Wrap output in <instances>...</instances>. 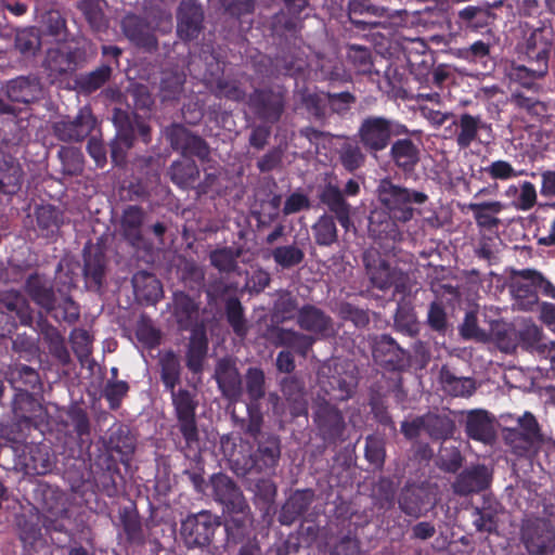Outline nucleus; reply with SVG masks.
<instances>
[{
  "label": "nucleus",
  "instance_id": "f257e3e1",
  "mask_svg": "<svg viewBox=\"0 0 555 555\" xmlns=\"http://www.w3.org/2000/svg\"><path fill=\"white\" fill-rule=\"evenodd\" d=\"M199 302L185 292H175L172 295V315L180 331H190L186 345L185 365L197 375L204 371V362L208 352L206 327L198 322Z\"/></svg>",
  "mask_w": 555,
  "mask_h": 555
},
{
  "label": "nucleus",
  "instance_id": "f03ea898",
  "mask_svg": "<svg viewBox=\"0 0 555 555\" xmlns=\"http://www.w3.org/2000/svg\"><path fill=\"white\" fill-rule=\"evenodd\" d=\"M420 130H411L406 125L385 116L370 115L360 122L354 138L364 151L377 157L391 143L393 137L418 134Z\"/></svg>",
  "mask_w": 555,
  "mask_h": 555
},
{
  "label": "nucleus",
  "instance_id": "7ed1b4c3",
  "mask_svg": "<svg viewBox=\"0 0 555 555\" xmlns=\"http://www.w3.org/2000/svg\"><path fill=\"white\" fill-rule=\"evenodd\" d=\"M409 13L404 9L391 10L377 5L373 0H349L348 17L359 30L393 29L405 24Z\"/></svg>",
  "mask_w": 555,
  "mask_h": 555
},
{
  "label": "nucleus",
  "instance_id": "20e7f679",
  "mask_svg": "<svg viewBox=\"0 0 555 555\" xmlns=\"http://www.w3.org/2000/svg\"><path fill=\"white\" fill-rule=\"evenodd\" d=\"M169 392L177 427L184 441L181 451L188 457L195 456L201 450L199 431L196 422V409L198 406L196 393L186 388H179Z\"/></svg>",
  "mask_w": 555,
  "mask_h": 555
},
{
  "label": "nucleus",
  "instance_id": "39448f33",
  "mask_svg": "<svg viewBox=\"0 0 555 555\" xmlns=\"http://www.w3.org/2000/svg\"><path fill=\"white\" fill-rule=\"evenodd\" d=\"M376 193L390 216L402 223L412 220L415 211L420 212L417 206L428 201L426 193L396 184L390 178L379 181Z\"/></svg>",
  "mask_w": 555,
  "mask_h": 555
},
{
  "label": "nucleus",
  "instance_id": "423d86ee",
  "mask_svg": "<svg viewBox=\"0 0 555 555\" xmlns=\"http://www.w3.org/2000/svg\"><path fill=\"white\" fill-rule=\"evenodd\" d=\"M362 263L373 287L387 291L395 286L397 292L404 287L406 274L397 266H392L377 248L365 249L362 254Z\"/></svg>",
  "mask_w": 555,
  "mask_h": 555
},
{
  "label": "nucleus",
  "instance_id": "0eeeda50",
  "mask_svg": "<svg viewBox=\"0 0 555 555\" xmlns=\"http://www.w3.org/2000/svg\"><path fill=\"white\" fill-rule=\"evenodd\" d=\"M287 90L281 86L255 88L246 104L261 121L274 125L280 121L286 106Z\"/></svg>",
  "mask_w": 555,
  "mask_h": 555
},
{
  "label": "nucleus",
  "instance_id": "6e6552de",
  "mask_svg": "<svg viewBox=\"0 0 555 555\" xmlns=\"http://www.w3.org/2000/svg\"><path fill=\"white\" fill-rule=\"evenodd\" d=\"M554 37L552 25L542 23L530 31L521 46V52L529 66L537 69L538 76L546 77L552 74V59L550 44Z\"/></svg>",
  "mask_w": 555,
  "mask_h": 555
},
{
  "label": "nucleus",
  "instance_id": "1a4fd4ad",
  "mask_svg": "<svg viewBox=\"0 0 555 555\" xmlns=\"http://www.w3.org/2000/svg\"><path fill=\"white\" fill-rule=\"evenodd\" d=\"M359 194V182L354 179H349L343 190L332 182L325 183L319 189L318 198L330 212L335 215L341 228L349 231L352 225L351 205L347 202L346 197H353Z\"/></svg>",
  "mask_w": 555,
  "mask_h": 555
},
{
  "label": "nucleus",
  "instance_id": "9d476101",
  "mask_svg": "<svg viewBox=\"0 0 555 555\" xmlns=\"http://www.w3.org/2000/svg\"><path fill=\"white\" fill-rule=\"evenodd\" d=\"M220 521L208 511L188 515L180 526V535L188 548H204L211 544Z\"/></svg>",
  "mask_w": 555,
  "mask_h": 555
},
{
  "label": "nucleus",
  "instance_id": "9b49d317",
  "mask_svg": "<svg viewBox=\"0 0 555 555\" xmlns=\"http://www.w3.org/2000/svg\"><path fill=\"white\" fill-rule=\"evenodd\" d=\"M281 457V440L276 435H260L256 449L244 460L243 474H274Z\"/></svg>",
  "mask_w": 555,
  "mask_h": 555
},
{
  "label": "nucleus",
  "instance_id": "f8f14e48",
  "mask_svg": "<svg viewBox=\"0 0 555 555\" xmlns=\"http://www.w3.org/2000/svg\"><path fill=\"white\" fill-rule=\"evenodd\" d=\"M212 496L224 511L232 515H245L249 511L248 503L240 486L233 478L223 473L210 477Z\"/></svg>",
  "mask_w": 555,
  "mask_h": 555
},
{
  "label": "nucleus",
  "instance_id": "ddd939ff",
  "mask_svg": "<svg viewBox=\"0 0 555 555\" xmlns=\"http://www.w3.org/2000/svg\"><path fill=\"white\" fill-rule=\"evenodd\" d=\"M372 356L375 363L388 372H402L410 365V353L388 334L373 338Z\"/></svg>",
  "mask_w": 555,
  "mask_h": 555
},
{
  "label": "nucleus",
  "instance_id": "4468645a",
  "mask_svg": "<svg viewBox=\"0 0 555 555\" xmlns=\"http://www.w3.org/2000/svg\"><path fill=\"white\" fill-rule=\"evenodd\" d=\"M313 421L322 439L328 442H336L346 429L341 411L326 398L318 397L315 399Z\"/></svg>",
  "mask_w": 555,
  "mask_h": 555
},
{
  "label": "nucleus",
  "instance_id": "2eb2a0df",
  "mask_svg": "<svg viewBox=\"0 0 555 555\" xmlns=\"http://www.w3.org/2000/svg\"><path fill=\"white\" fill-rule=\"evenodd\" d=\"M170 146L182 154L184 158L197 157L205 162L209 159L210 147L199 135L193 134L183 125L172 124L165 130Z\"/></svg>",
  "mask_w": 555,
  "mask_h": 555
},
{
  "label": "nucleus",
  "instance_id": "dca6fc26",
  "mask_svg": "<svg viewBox=\"0 0 555 555\" xmlns=\"http://www.w3.org/2000/svg\"><path fill=\"white\" fill-rule=\"evenodd\" d=\"M502 3L503 0L486 2L480 5L468 4L457 11L455 24L465 33H482L485 29H489L496 20L493 9L499 8Z\"/></svg>",
  "mask_w": 555,
  "mask_h": 555
},
{
  "label": "nucleus",
  "instance_id": "f3484780",
  "mask_svg": "<svg viewBox=\"0 0 555 555\" xmlns=\"http://www.w3.org/2000/svg\"><path fill=\"white\" fill-rule=\"evenodd\" d=\"M93 478L96 487L108 498L117 496L124 482L118 462L111 453H102L95 459Z\"/></svg>",
  "mask_w": 555,
  "mask_h": 555
},
{
  "label": "nucleus",
  "instance_id": "a211bd4d",
  "mask_svg": "<svg viewBox=\"0 0 555 555\" xmlns=\"http://www.w3.org/2000/svg\"><path fill=\"white\" fill-rule=\"evenodd\" d=\"M96 119L88 107L79 109L74 119H62L53 125L55 137L64 142H81L90 135Z\"/></svg>",
  "mask_w": 555,
  "mask_h": 555
},
{
  "label": "nucleus",
  "instance_id": "6ab92c4d",
  "mask_svg": "<svg viewBox=\"0 0 555 555\" xmlns=\"http://www.w3.org/2000/svg\"><path fill=\"white\" fill-rule=\"evenodd\" d=\"M245 76L241 74H221L210 73L206 77V86L210 93L218 99H225L235 103L246 102L248 94L243 85L242 78Z\"/></svg>",
  "mask_w": 555,
  "mask_h": 555
},
{
  "label": "nucleus",
  "instance_id": "aec40b11",
  "mask_svg": "<svg viewBox=\"0 0 555 555\" xmlns=\"http://www.w3.org/2000/svg\"><path fill=\"white\" fill-rule=\"evenodd\" d=\"M418 134L395 137L391 140L388 157L393 165L404 173H411L415 170L421 160V141H414L413 137Z\"/></svg>",
  "mask_w": 555,
  "mask_h": 555
},
{
  "label": "nucleus",
  "instance_id": "412c9836",
  "mask_svg": "<svg viewBox=\"0 0 555 555\" xmlns=\"http://www.w3.org/2000/svg\"><path fill=\"white\" fill-rule=\"evenodd\" d=\"M204 29V10L197 0H181L177 10V34L183 41H191Z\"/></svg>",
  "mask_w": 555,
  "mask_h": 555
},
{
  "label": "nucleus",
  "instance_id": "4be33fe9",
  "mask_svg": "<svg viewBox=\"0 0 555 555\" xmlns=\"http://www.w3.org/2000/svg\"><path fill=\"white\" fill-rule=\"evenodd\" d=\"M264 337L275 347H285L306 358L315 338L311 335L279 325L268 326Z\"/></svg>",
  "mask_w": 555,
  "mask_h": 555
},
{
  "label": "nucleus",
  "instance_id": "5701e85b",
  "mask_svg": "<svg viewBox=\"0 0 555 555\" xmlns=\"http://www.w3.org/2000/svg\"><path fill=\"white\" fill-rule=\"evenodd\" d=\"M214 378L221 395L231 402H237L243 395L241 374L230 359H220L215 369Z\"/></svg>",
  "mask_w": 555,
  "mask_h": 555
},
{
  "label": "nucleus",
  "instance_id": "b1692460",
  "mask_svg": "<svg viewBox=\"0 0 555 555\" xmlns=\"http://www.w3.org/2000/svg\"><path fill=\"white\" fill-rule=\"evenodd\" d=\"M42 67L51 83L63 81L76 70V55L70 50L50 48L47 51Z\"/></svg>",
  "mask_w": 555,
  "mask_h": 555
},
{
  "label": "nucleus",
  "instance_id": "393cba45",
  "mask_svg": "<svg viewBox=\"0 0 555 555\" xmlns=\"http://www.w3.org/2000/svg\"><path fill=\"white\" fill-rule=\"evenodd\" d=\"M104 447V453H111L113 456L117 454L119 462L128 466L135 451L137 439L128 426L116 424L109 428Z\"/></svg>",
  "mask_w": 555,
  "mask_h": 555
},
{
  "label": "nucleus",
  "instance_id": "a878e982",
  "mask_svg": "<svg viewBox=\"0 0 555 555\" xmlns=\"http://www.w3.org/2000/svg\"><path fill=\"white\" fill-rule=\"evenodd\" d=\"M144 218L145 212L141 206L128 205L122 210L120 218L121 234L132 247L144 249L150 247V243L142 234Z\"/></svg>",
  "mask_w": 555,
  "mask_h": 555
},
{
  "label": "nucleus",
  "instance_id": "bb28decb",
  "mask_svg": "<svg viewBox=\"0 0 555 555\" xmlns=\"http://www.w3.org/2000/svg\"><path fill=\"white\" fill-rule=\"evenodd\" d=\"M491 478V474L485 465H474L456 476L452 489L454 493L462 496L479 493L490 486Z\"/></svg>",
  "mask_w": 555,
  "mask_h": 555
},
{
  "label": "nucleus",
  "instance_id": "cd10ccee",
  "mask_svg": "<svg viewBox=\"0 0 555 555\" xmlns=\"http://www.w3.org/2000/svg\"><path fill=\"white\" fill-rule=\"evenodd\" d=\"M296 322L301 330L322 338L328 337L334 332L332 318L311 304L300 307Z\"/></svg>",
  "mask_w": 555,
  "mask_h": 555
},
{
  "label": "nucleus",
  "instance_id": "c85d7f7f",
  "mask_svg": "<svg viewBox=\"0 0 555 555\" xmlns=\"http://www.w3.org/2000/svg\"><path fill=\"white\" fill-rule=\"evenodd\" d=\"M509 291L520 309L531 310L539 301L533 281V270L515 271L509 283Z\"/></svg>",
  "mask_w": 555,
  "mask_h": 555
},
{
  "label": "nucleus",
  "instance_id": "c756f323",
  "mask_svg": "<svg viewBox=\"0 0 555 555\" xmlns=\"http://www.w3.org/2000/svg\"><path fill=\"white\" fill-rule=\"evenodd\" d=\"M315 499L314 490L297 489L286 499L279 513L281 525L291 526L301 519Z\"/></svg>",
  "mask_w": 555,
  "mask_h": 555
},
{
  "label": "nucleus",
  "instance_id": "7c9ffc66",
  "mask_svg": "<svg viewBox=\"0 0 555 555\" xmlns=\"http://www.w3.org/2000/svg\"><path fill=\"white\" fill-rule=\"evenodd\" d=\"M5 94L12 102L34 103L42 96V86L37 76H18L5 83Z\"/></svg>",
  "mask_w": 555,
  "mask_h": 555
},
{
  "label": "nucleus",
  "instance_id": "2f4dec72",
  "mask_svg": "<svg viewBox=\"0 0 555 555\" xmlns=\"http://www.w3.org/2000/svg\"><path fill=\"white\" fill-rule=\"evenodd\" d=\"M20 460L25 470L31 475H46L54 465L51 450L44 443L25 444Z\"/></svg>",
  "mask_w": 555,
  "mask_h": 555
},
{
  "label": "nucleus",
  "instance_id": "473e14b6",
  "mask_svg": "<svg viewBox=\"0 0 555 555\" xmlns=\"http://www.w3.org/2000/svg\"><path fill=\"white\" fill-rule=\"evenodd\" d=\"M121 28L125 36L137 47L146 51L157 48V39L151 30L150 24L142 17L128 14L121 21Z\"/></svg>",
  "mask_w": 555,
  "mask_h": 555
},
{
  "label": "nucleus",
  "instance_id": "72a5a7b5",
  "mask_svg": "<svg viewBox=\"0 0 555 555\" xmlns=\"http://www.w3.org/2000/svg\"><path fill=\"white\" fill-rule=\"evenodd\" d=\"M1 119L0 138L8 147L23 144L29 137L27 118L18 117L14 106L11 112H5Z\"/></svg>",
  "mask_w": 555,
  "mask_h": 555
},
{
  "label": "nucleus",
  "instance_id": "f704fd0d",
  "mask_svg": "<svg viewBox=\"0 0 555 555\" xmlns=\"http://www.w3.org/2000/svg\"><path fill=\"white\" fill-rule=\"evenodd\" d=\"M12 410L18 425L29 429L37 426V418L41 416L43 406L31 392L16 391Z\"/></svg>",
  "mask_w": 555,
  "mask_h": 555
},
{
  "label": "nucleus",
  "instance_id": "c9c22d12",
  "mask_svg": "<svg viewBox=\"0 0 555 555\" xmlns=\"http://www.w3.org/2000/svg\"><path fill=\"white\" fill-rule=\"evenodd\" d=\"M131 283L134 296L141 304L155 305L163 298V285L151 272L144 270L135 272Z\"/></svg>",
  "mask_w": 555,
  "mask_h": 555
},
{
  "label": "nucleus",
  "instance_id": "e433bc0d",
  "mask_svg": "<svg viewBox=\"0 0 555 555\" xmlns=\"http://www.w3.org/2000/svg\"><path fill=\"white\" fill-rule=\"evenodd\" d=\"M24 289L31 301L44 311L54 302V298L59 294L55 292L52 282L38 272L27 276Z\"/></svg>",
  "mask_w": 555,
  "mask_h": 555
},
{
  "label": "nucleus",
  "instance_id": "4c0bfd02",
  "mask_svg": "<svg viewBox=\"0 0 555 555\" xmlns=\"http://www.w3.org/2000/svg\"><path fill=\"white\" fill-rule=\"evenodd\" d=\"M118 518L127 543L143 545L145 543V532L135 504L131 503L120 507Z\"/></svg>",
  "mask_w": 555,
  "mask_h": 555
},
{
  "label": "nucleus",
  "instance_id": "58836bf2",
  "mask_svg": "<svg viewBox=\"0 0 555 555\" xmlns=\"http://www.w3.org/2000/svg\"><path fill=\"white\" fill-rule=\"evenodd\" d=\"M357 387L356 377L347 372H336L322 382V390L330 401H346Z\"/></svg>",
  "mask_w": 555,
  "mask_h": 555
},
{
  "label": "nucleus",
  "instance_id": "ea45409f",
  "mask_svg": "<svg viewBox=\"0 0 555 555\" xmlns=\"http://www.w3.org/2000/svg\"><path fill=\"white\" fill-rule=\"evenodd\" d=\"M426 489L415 483L405 485L399 495V507L408 516L418 518L428 504Z\"/></svg>",
  "mask_w": 555,
  "mask_h": 555
},
{
  "label": "nucleus",
  "instance_id": "a19ab883",
  "mask_svg": "<svg viewBox=\"0 0 555 555\" xmlns=\"http://www.w3.org/2000/svg\"><path fill=\"white\" fill-rule=\"evenodd\" d=\"M306 244L294 241L291 244L275 246L271 249L270 256L276 268L292 270L301 266L306 259Z\"/></svg>",
  "mask_w": 555,
  "mask_h": 555
},
{
  "label": "nucleus",
  "instance_id": "79ce46f5",
  "mask_svg": "<svg viewBox=\"0 0 555 555\" xmlns=\"http://www.w3.org/2000/svg\"><path fill=\"white\" fill-rule=\"evenodd\" d=\"M37 328L42 340L47 344L49 352L61 363L67 364L70 356L60 331L42 317L37 321Z\"/></svg>",
  "mask_w": 555,
  "mask_h": 555
},
{
  "label": "nucleus",
  "instance_id": "37998d69",
  "mask_svg": "<svg viewBox=\"0 0 555 555\" xmlns=\"http://www.w3.org/2000/svg\"><path fill=\"white\" fill-rule=\"evenodd\" d=\"M397 221L388 210L372 211L369 217V233L374 240L396 241L401 235Z\"/></svg>",
  "mask_w": 555,
  "mask_h": 555
},
{
  "label": "nucleus",
  "instance_id": "c03bdc74",
  "mask_svg": "<svg viewBox=\"0 0 555 555\" xmlns=\"http://www.w3.org/2000/svg\"><path fill=\"white\" fill-rule=\"evenodd\" d=\"M83 275L86 282L96 289L101 288L106 273L105 255L99 248L83 249Z\"/></svg>",
  "mask_w": 555,
  "mask_h": 555
},
{
  "label": "nucleus",
  "instance_id": "a18cd8bd",
  "mask_svg": "<svg viewBox=\"0 0 555 555\" xmlns=\"http://www.w3.org/2000/svg\"><path fill=\"white\" fill-rule=\"evenodd\" d=\"M453 125L456 127L455 142L461 150L468 149L477 140L479 130L486 127L480 116L469 113L460 115Z\"/></svg>",
  "mask_w": 555,
  "mask_h": 555
},
{
  "label": "nucleus",
  "instance_id": "49530a36",
  "mask_svg": "<svg viewBox=\"0 0 555 555\" xmlns=\"http://www.w3.org/2000/svg\"><path fill=\"white\" fill-rule=\"evenodd\" d=\"M44 312L56 322H64L68 325L75 324L80 318L79 305L69 295L62 292H59L54 302Z\"/></svg>",
  "mask_w": 555,
  "mask_h": 555
},
{
  "label": "nucleus",
  "instance_id": "de8ad7c7",
  "mask_svg": "<svg viewBox=\"0 0 555 555\" xmlns=\"http://www.w3.org/2000/svg\"><path fill=\"white\" fill-rule=\"evenodd\" d=\"M8 380L11 383L15 391L40 390L41 380L38 371L35 369L16 363L9 367Z\"/></svg>",
  "mask_w": 555,
  "mask_h": 555
},
{
  "label": "nucleus",
  "instance_id": "09e8293b",
  "mask_svg": "<svg viewBox=\"0 0 555 555\" xmlns=\"http://www.w3.org/2000/svg\"><path fill=\"white\" fill-rule=\"evenodd\" d=\"M36 223L41 235L54 236L64 224V212L53 205H40L35 209Z\"/></svg>",
  "mask_w": 555,
  "mask_h": 555
},
{
  "label": "nucleus",
  "instance_id": "8fccbe9b",
  "mask_svg": "<svg viewBox=\"0 0 555 555\" xmlns=\"http://www.w3.org/2000/svg\"><path fill=\"white\" fill-rule=\"evenodd\" d=\"M160 380L166 391H172L181 383L182 366L175 351H166L158 360Z\"/></svg>",
  "mask_w": 555,
  "mask_h": 555
},
{
  "label": "nucleus",
  "instance_id": "3c124183",
  "mask_svg": "<svg viewBox=\"0 0 555 555\" xmlns=\"http://www.w3.org/2000/svg\"><path fill=\"white\" fill-rule=\"evenodd\" d=\"M171 181L183 190L195 188L199 178V169L193 159L175 160L169 168Z\"/></svg>",
  "mask_w": 555,
  "mask_h": 555
},
{
  "label": "nucleus",
  "instance_id": "603ef678",
  "mask_svg": "<svg viewBox=\"0 0 555 555\" xmlns=\"http://www.w3.org/2000/svg\"><path fill=\"white\" fill-rule=\"evenodd\" d=\"M397 332L414 337L418 334L420 326L410 298L402 297L397 305L393 320Z\"/></svg>",
  "mask_w": 555,
  "mask_h": 555
},
{
  "label": "nucleus",
  "instance_id": "864d4df0",
  "mask_svg": "<svg viewBox=\"0 0 555 555\" xmlns=\"http://www.w3.org/2000/svg\"><path fill=\"white\" fill-rule=\"evenodd\" d=\"M466 435L476 441L490 442L493 437V426L486 411H473L468 414L465 425Z\"/></svg>",
  "mask_w": 555,
  "mask_h": 555
},
{
  "label": "nucleus",
  "instance_id": "5fc2aeb1",
  "mask_svg": "<svg viewBox=\"0 0 555 555\" xmlns=\"http://www.w3.org/2000/svg\"><path fill=\"white\" fill-rule=\"evenodd\" d=\"M439 379L442 389L453 397H469L476 390L473 378L457 377L447 365L441 367Z\"/></svg>",
  "mask_w": 555,
  "mask_h": 555
},
{
  "label": "nucleus",
  "instance_id": "6e6d98bb",
  "mask_svg": "<svg viewBox=\"0 0 555 555\" xmlns=\"http://www.w3.org/2000/svg\"><path fill=\"white\" fill-rule=\"evenodd\" d=\"M502 505L498 501L485 500L481 507L475 509L474 526L479 532L495 533L499 527V514Z\"/></svg>",
  "mask_w": 555,
  "mask_h": 555
},
{
  "label": "nucleus",
  "instance_id": "4d7b16f0",
  "mask_svg": "<svg viewBox=\"0 0 555 555\" xmlns=\"http://www.w3.org/2000/svg\"><path fill=\"white\" fill-rule=\"evenodd\" d=\"M338 158L345 170L354 172L364 166L366 152L357 138H347L338 150Z\"/></svg>",
  "mask_w": 555,
  "mask_h": 555
},
{
  "label": "nucleus",
  "instance_id": "13d9d810",
  "mask_svg": "<svg viewBox=\"0 0 555 555\" xmlns=\"http://www.w3.org/2000/svg\"><path fill=\"white\" fill-rule=\"evenodd\" d=\"M337 218L332 212L322 214L312 224L311 230L318 246L328 247L338 241Z\"/></svg>",
  "mask_w": 555,
  "mask_h": 555
},
{
  "label": "nucleus",
  "instance_id": "bf43d9fd",
  "mask_svg": "<svg viewBox=\"0 0 555 555\" xmlns=\"http://www.w3.org/2000/svg\"><path fill=\"white\" fill-rule=\"evenodd\" d=\"M224 315L233 333L241 339L248 334V323L245 317V309L236 296H229L224 300Z\"/></svg>",
  "mask_w": 555,
  "mask_h": 555
},
{
  "label": "nucleus",
  "instance_id": "052dcab7",
  "mask_svg": "<svg viewBox=\"0 0 555 555\" xmlns=\"http://www.w3.org/2000/svg\"><path fill=\"white\" fill-rule=\"evenodd\" d=\"M468 209L473 212L477 225L481 229L493 230L498 228L500 219L495 215L500 214L503 205L500 202L469 203Z\"/></svg>",
  "mask_w": 555,
  "mask_h": 555
},
{
  "label": "nucleus",
  "instance_id": "680f3d73",
  "mask_svg": "<svg viewBox=\"0 0 555 555\" xmlns=\"http://www.w3.org/2000/svg\"><path fill=\"white\" fill-rule=\"evenodd\" d=\"M299 310L300 308L297 297L289 291H282L279 293L278 298L273 304L271 320L276 324L292 321L294 319L297 320Z\"/></svg>",
  "mask_w": 555,
  "mask_h": 555
},
{
  "label": "nucleus",
  "instance_id": "e2e57ef3",
  "mask_svg": "<svg viewBox=\"0 0 555 555\" xmlns=\"http://www.w3.org/2000/svg\"><path fill=\"white\" fill-rule=\"evenodd\" d=\"M388 392L379 385H372L369 393V406L373 418L385 427H392L393 421L387 405Z\"/></svg>",
  "mask_w": 555,
  "mask_h": 555
},
{
  "label": "nucleus",
  "instance_id": "0e129e2a",
  "mask_svg": "<svg viewBox=\"0 0 555 555\" xmlns=\"http://www.w3.org/2000/svg\"><path fill=\"white\" fill-rule=\"evenodd\" d=\"M0 305L10 313H15L22 325H30L33 321L29 305L17 291H5L0 294Z\"/></svg>",
  "mask_w": 555,
  "mask_h": 555
},
{
  "label": "nucleus",
  "instance_id": "69168bd1",
  "mask_svg": "<svg viewBox=\"0 0 555 555\" xmlns=\"http://www.w3.org/2000/svg\"><path fill=\"white\" fill-rule=\"evenodd\" d=\"M425 431L433 440H447L455 430L454 421L447 415L427 413L424 415Z\"/></svg>",
  "mask_w": 555,
  "mask_h": 555
},
{
  "label": "nucleus",
  "instance_id": "338daca9",
  "mask_svg": "<svg viewBox=\"0 0 555 555\" xmlns=\"http://www.w3.org/2000/svg\"><path fill=\"white\" fill-rule=\"evenodd\" d=\"M66 414L80 447L87 446L89 448L91 444V424L87 411L77 404H73L68 408Z\"/></svg>",
  "mask_w": 555,
  "mask_h": 555
},
{
  "label": "nucleus",
  "instance_id": "774afa93",
  "mask_svg": "<svg viewBox=\"0 0 555 555\" xmlns=\"http://www.w3.org/2000/svg\"><path fill=\"white\" fill-rule=\"evenodd\" d=\"M112 73L113 68L109 64H102L90 73L81 74L76 82L80 91L92 93L111 79Z\"/></svg>",
  "mask_w": 555,
  "mask_h": 555
}]
</instances>
